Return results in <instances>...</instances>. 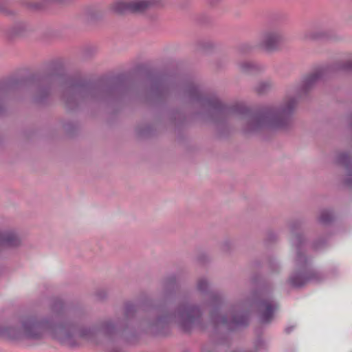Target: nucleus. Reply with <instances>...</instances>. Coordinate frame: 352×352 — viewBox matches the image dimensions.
Here are the masks:
<instances>
[{"instance_id":"f257e3e1","label":"nucleus","mask_w":352,"mask_h":352,"mask_svg":"<svg viewBox=\"0 0 352 352\" xmlns=\"http://www.w3.org/2000/svg\"><path fill=\"white\" fill-rule=\"evenodd\" d=\"M47 323L45 320L36 321L32 318H28L22 322L19 331L10 329L2 333L12 339L16 338L21 335L25 338L35 339L41 336L43 329L48 328Z\"/></svg>"},{"instance_id":"f03ea898","label":"nucleus","mask_w":352,"mask_h":352,"mask_svg":"<svg viewBox=\"0 0 352 352\" xmlns=\"http://www.w3.org/2000/svg\"><path fill=\"white\" fill-rule=\"evenodd\" d=\"M243 123L246 132H255L265 127L285 129L289 125L288 121H283L280 119L270 121L268 118L264 116L245 117Z\"/></svg>"},{"instance_id":"7ed1b4c3","label":"nucleus","mask_w":352,"mask_h":352,"mask_svg":"<svg viewBox=\"0 0 352 352\" xmlns=\"http://www.w3.org/2000/svg\"><path fill=\"white\" fill-rule=\"evenodd\" d=\"M285 39V34L280 30H268L261 34L258 45L266 52H274L279 49Z\"/></svg>"},{"instance_id":"20e7f679","label":"nucleus","mask_w":352,"mask_h":352,"mask_svg":"<svg viewBox=\"0 0 352 352\" xmlns=\"http://www.w3.org/2000/svg\"><path fill=\"white\" fill-rule=\"evenodd\" d=\"M155 5L154 0H120L114 4L113 9L119 13L126 10L142 12Z\"/></svg>"},{"instance_id":"39448f33","label":"nucleus","mask_w":352,"mask_h":352,"mask_svg":"<svg viewBox=\"0 0 352 352\" xmlns=\"http://www.w3.org/2000/svg\"><path fill=\"white\" fill-rule=\"evenodd\" d=\"M21 240L13 229L0 230V246L17 248Z\"/></svg>"},{"instance_id":"423d86ee","label":"nucleus","mask_w":352,"mask_h":352,"mask_svg":"<svg viewBox=\"0 0 352 352\" xmlns=\"http://www.w3.org/2000/svg\"><path fill=\"white\" fill-rule=\"evenodd\" d=\"M199 312L196 308H186L179 310L178 318L179 324L185 327L186 324L191 322L195 317L199 316Z\"/></svg>"},{"instance_id":"0eeeda50","label":"nucleus","mask_w":352,"mask_h":352,"mask_svg":"<svg viewBox=\"0 0 352 352\" xmlns=\"http://www.w3.org/2000/svg\"><path fill=\"white\" fill-rule=\"evenodd\" d=\"M87 89L83 87L77 86L67 91L64 94L63 98L67 103H69L70 101L84 98L87 95Z\"/></svg>"},{"instance_id":"6e6552de","label":"nucleus","mask_w":352,"mask_h":352,"mask_svg":"<svg viewBox=\"0 0 352 352\" xmlns=\"http://www.w3.org/2000/svg\"><path fill=\"white\" fill-rule=\"evenodd\" d=\"M28 30V27L24 23H17L12 28L13 34L16 35H23Z\"/></svg>"},{"instance_id":"1a4fd4ad","label":"nucleus","mask_w":352,"mask_h":352,"mask_svg":"<svg viewBox=\"0 0 352 352\" xmlns=\"http://www.w3.org/2000/svg\"><path fill=\"white\" fill-rule=\"evenodd\" d=\"M263 311L262 313L261 320L263 322H267L272 316L273 309L267 304L263 305Z\"/></svg>"},{"instance_id":"9d476101","label":"nucleus","mask_w":352,"mask_h":352,"mask_svg":"<svg viewBox=\"0 0 352 352\" xmlns=\"http://www.w3.org/2000/svg\"><path fill=\"white\" fill-rule=\"evenodd\" d=\"M272 87V84L270 81L260 82L256 86V90L259 93H263L270 89Z\"/></svg>"},{"instance_id":"9b49d317","label":"nucleus","mask_w":352,"mask_h":352,"mask_svg":"<svg viewBox=\"0 0 352 352\" xmlns=\"http://www.w3.org/2000/svg\"><path fill=\"white\" fill-rule=\"evenodd\" d=\"M241 67L243 70H247L249 67H251V65L248 63H244L241 65Z\"/></svg>"},{"instance_id":"f8f14e48","label":"nucleus","mask_w":352,"mask_h":352,"mask_svg":"<svg viewBox=\"0 0 352 352\" xmlns=\"http://www.w3.org/2000/svg\"><path fill=\"white\" fill-rule=\"evenodd\" d=\"M219 322L222 323V324H224L226 323V319L223 318H221V320L219 321Z\"/></svg>"},{"instance_id":"ddd939ff","label":"nucleus","mask_w":352,"mask_h":352,"mask_svg":"<svg viewBox=\"0 0 352 352\" xmlns=\"http://www.w3.org/2000/svg\"><path fill=\"white\" fill-rule=\"evenodd\" d=\"M233 322L235 324H239L240 322L237 320H236L235 319L233 320Z\"/></svg>"},{"instance_id":"4468645a","label":"nucleus","mask_w":352,"mask_h":352,"mask_svg":"<svg viewBox=\"0 0 352 352\" xmlns=\"http://www.w3.org/2000/svg\"><path fill=\"white\" fill-rule=\"evenodd\" d=\"M292 283L293 285L298 286V285L294 280H292Z\"/></svg>"},{"instance_id":"2eb2a0df","label":"nucleus","mask_w":352,"mask_h":352,"mask_svg":"<svg viewBox=\"0 0 352 352\" xmlns=\"http://www.w3.org/2000/svg\"><path fill=\"white\" fill-rule=\"evenodd\" d=\"M321 219H322V221H326V219H324V217L323 216L321 217Z\"/></svg>"},{"instance_id":"dca6fc26","label":"nucleus","mask_w":352,"mask_h":352,"mask_svg":"<svg viewBox=\"0 0 352 352\" xmlns=\"http://www.w3.org/2000/svg\"><path fill=\"white\" fill-rule=\"evenodd\" d=\"M201 284H202V283H199V287L200 289H201Z\"/></svg>"},{"instance_id":"f3484780","label":"nucleus","mask_w":352,"mask_h":352,"mask_svg":"<svg viewBox=\"0 0 352 352\" xmlns=\"http://www.w3.org/2000/svg\"><path fill=\"white\" fill-rule=\"evenodd\" d=\"M285 111H286V110H285V109H283V110L282 113H285Z\"/></svg>"}]
</instances>
